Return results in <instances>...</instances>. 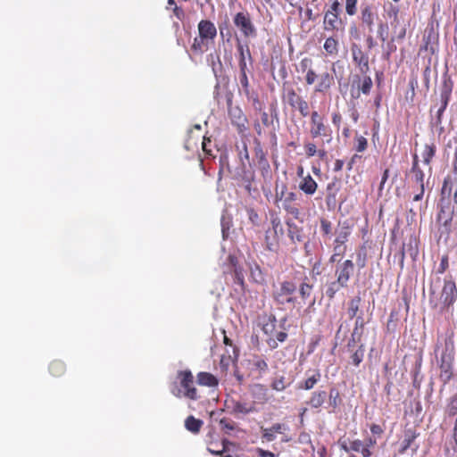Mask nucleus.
<instances>
[{
  "mask_svg": "<svg viewBox=\"0 0 457 457\" xmlns=\"http://www.w3.org/2000/svg\"><path fill=\"white\" fill-rule=\"evenodd\" d=\"M297 290L299 297L303 303L314 304L315 299H311L313 292V284L306 275L298 276L297 274L278 283L272 292L273 301L278 305L295 306L297 298L295 294Z\"/></svg>",
  "mask_w": 457,
  "mask_h": 457,
  "instance_id": "obj_1",
  "label": "nucleus"
},
{
  "mask_svg": "<svg viewBox=\"0 0 457 457\" xmlns=\"http://www.w3.org/2000/svg\"><path fill=\"white\" fill-rule=\"evenodd\" d=\"M177 378L179 381V386L175 382L170 388L174 396L178 398L186 397L193 401L200 398L197 389L194 386V376L189 370H179Z\"/></svg>",
  "mask_w": 457,
  "mask_h": 457,
  "instance_id": "obj_2",
  "label": "nucleus"
},
{
  "mask_svg": "<svg viewBox=\"0 0 457 457\" xmlns=\"http://www.w3.org/2000/svg\"><path fill=\"white\" fill-rule=\"evenodd\" d=\"M310 116L309 134L312 139L320 138L323 143L330 144L333 140V132L326 122L324 115L318 111H312Z\"/></svg>",
  "mask_w": 457,
  "mask_h": 457,
  "instance_id": "obj_3",
  "label": "nucleus"
},
{
  "mask_svg": "<svg viewBox=\"0 0 457 457\" xmlns=\"http://www.w3.org/2000/svg\"><path fill=\"white\" fill-rule=\"evenodd\" d=\"M282 101L291 107L292 110L298 111L303 117L310 114L308 102L292 87H287L282 94Z\"/></svg>",
  "mask_w": 457,
  "mask_h": 457,
  "instance_id": "obj_4",
  "label": "nucleus"
},
{
  "mask_svg": "<svg viewBox=\"0 0 457 457\" xmlns=\"http://www.w3.org/2000/svg\"><path fill=\"white\" fill-rule=\"evenodd\" d=\"M271 231L273 236H270V230L266 231L265 244L266 249L271 252H276L279 246V235L283 234V227L281 220L278 215H272L270 218Z\"/></svg>",
  "mask_w": 457,
  "mask_h": 457,
  "instance_id": "obj_5",
  "label": "nucleus"
},
{
  "mask_svg": "<svg viewBox=\"0 0 457 457\" xmlns=\"http://www.w3.org/2000/svg\"><path fill=\"white\" fill-rule=\"evenodd\" d=\"M236 47L239 71L251 70L253 60L249 46L237 38Z\"/></svg>",
  "mask_w": 457,
  "mask_h": 457,
  "instance_id": "obj_6",
  "label": "nucleus"
},
{
  "mask_svg": "<svg viewBox=\"0 0 457 457\" xmlns=\"http://www.w3.org/2000/svg\"><path fill=\"white\" fill-rule=\"evenodd\" d=\"M234 24L237 27L244 37H255L256 29L247 12H239L233 19Z\"/></svg>",
  "mask_w": 457,
  "mask_h": 457,
  "instance_id": "obj_7",
  "label": "nucleus"
},
{
  "mask_svg": "<svg viewBox=\"0 0 457 457\" xmlns=\"http://www.w3.org/2000/svg\"><path fill=\"white\" fill-rule=\"evenodd\" d=\"M372 85V79L367 74H363L362 78L358 75L355 76L351 88V96L354 99H358L361 96V93L370 95Z\"/></svg>",
  "mask_w": 457,
  "mask_h": 457,
  "instance_id": "obj_8",
  "label": "nucleus"
},
{
  "mask_svg": "<svg viewBox=\"0 0 457 457\" xmlns=\"http://www.w3.org/2000/svg\"><path fill=\"white\" fill-rule=\"evenodd\" d=\"M354 271V263L352 260L347 259L337 262L335 270V275L339 284L348 286V282Z\"/></svg>",
  "mask_w": 457,
  "mask_h": 457,
  "instance_id": "obj_9",
  "label": "nucleus"
},
{
  "mask_svg": "<svg viewBox=\"0 0 457 457\" xmlns=\"http://www.w3.org/2000/svg\"><path fill=\"white\" fill-rule=\"evenodd\" d=\"M351 54L353 63L358 67L362 74H367L370 71L369 55L361 49L358 44H352Z\"/></svg>",
  "mask_w": 457,
  "mask_h": 457,
  "instance_id": "obj_10",
  "label": "nucleus"
},
{
  "mask_svg": "<svg viewBox=\"0 0 457 457\" xmlns=\"http://www.w3.org/2000/svg\"><path fill=\"white\" fill-rule=\"evenodd\" d=\"M314 84V91L316 93H327L334 86L335 78L333 74L328 72L327 67L325 66L324 71L320 73L316 72V78L313 79V85Z\"/></svg>",
  "mask_w": 457,
  "mask_h": 457,
  "instance_id": "obj_11",
  "label": "nucleus"
},
{
  "mask_svg": "<svg viewBox=\"0 0 457 457\" xmlns=\"http://www.w3.org/2000/svg\"><path fill=\"white\" fill-rule=\"evenodd\" d=\"M228 116L231 123L237 128L239 134H244L247 129L248 120L242 109L238 106H228Z\"/></svg>",
  "mask_w": 457,
  "mask_h": 457,
  "instance_id": "obj_12",
  "label": "nucleus"
},
{
  "mask_svg": "<svg viewBox=\"0 0 457 457\" xmlns=\"http://www.w3.org/2000/svg\"><path fill=\"white\" fill-rule=\"evenodd\" d=\"M325 144L322 140L319 143L314 141L305 140L303 143L304 154L307 158L317 156L320 161L328 158V151L325 148Z\"/></svg>",
  "mask_w": 457,
  "mask_h": 457,
  "instance_id": "obj_13",
  "label": "nucleus"
},
{
  "mask_svg": "<svg viewBox=\"0 0 457 457\" xmlns=\"http://www.w3.org/2000/svg\"><path fill=\"white\" fill-rule=\"evenodd\" d=\"M452 91H453V81L451 80V79H445L443 81V85L441 87V94H440L441 106L437 110V113H436V118H437L438 123L441 122V117L448 105V103L451 98Z\"/></svg>",
  "mask_w": 457,
  "mask_h": 457,
  "instance_id": "obj_14",
  "label": "nucleus"
},
{
  "mask_svg": "<svg viewBox=\"0 0 457 457\" xmlns=\"http://www.w3.org/2000/svg\"><path fill=\"white\" fill-rule=\"evenodd\" d=\"M321 372L320 369L308 370L305 372V378L298 384V389L312 390L320 381Z\"/></svg>",
  "mask_w": 457,
  "mask_h": 457,
  "instance_id": "obj_15",
  "label": "nucleus"
},
{
  "mask_svg": "<svg viewBox=\"0 0 457 457\" xmlns=\"http://www.w3.org/2000/svg\"><path fill=\"white\" fill-rule=\"evenodd\" d=\"M198 35L211 43H213L217 36V29L214 23L209 20H201L197 25Z\"/></svg>",
  "mask_w": 457,
  "mask_h": 457,
  "instance_id": "obj_16",
  "label": "nucleus"
},
{
  "mask_svg": "<svg viewBox=\"0 0 457 457\" xmlns=\"http://www.w3.org/2000/svg\"><path fill=\"white\" fill-rule=\"evenodd\" d=\"M457 298V288L453 280H445L441 299L445 305H453Z\"/></svg>",
  "mask_w": 457,
  "mask_h": 457,
  "instance_id": "obj_17",
  "label": "nucleus"
},
{
  "mask_svg": "<svg viewBox=\"0 0 457 457\" xmlns=\"http://www.w3.org/2000/svg\"><path fill=\"white\" fill-rule=\"evenodd\" d=\"M344 27V21L340 17V14H335L330 12L324 13L323 19V29L328 32L338 31Z\"/></svg>",
  "mask_w": 457,
  "mask_h": 457,
  "instance_id": "obj_18",
  "label": "nucleus"
},
{
  "mask_svg": "<svg viewBox=\"0 0 457 457\" xmlns=\"http://www.w3.org/2000/svg\"><path fill=\"white\" fill-rule=\"evenodd\" d=\"M453 189V201L457 204V179L451 176L445 177L441 189V201L449 199Z\"/></svg>",
  "mask_w": 457,
  "mask_h": 457,
  "instance_id": "obj_19",
  "label": "nucleus"
},
{
  "mask_svg": "<svg viewBox=\"0 0 457 457\" xmlns=\"http://www.w3.org/2000/svg\"><path fill=\"white\" fill-rule=\"evenodd\" d=\"M287 227V237L293 244L303 243L305 239L303 228L296 225L293 220L286 221Z\"/></svg>",
  "mask_w": 457,
  "mask_h": 457,
  "instance_id": "obj_20",
  "label": "nucleus"
},
{
  "mask_svg": "<svg viewBox=\"0 0 457 457\" xmlns=\"http://www.w3.org/2000/svg\"><path fill=\"white\" fill-rule=\"evenodd\" d=\"M341 449L348 452L361 453L362 457H370L372 452L367 447H363V442L360 439L350 441L349 445L345 442L340 443Z\"/></svg>",
  "mask_w": 457,
  "mask_h": 457,
  "instance_id": "obj_21",
  "label": "nucleus"
},
{
  "mask_svg": "<svg viewBox=\"0 0 457 457\" xmlns=\"http://www.w3.org/2000/svg\"><path fill=\"white\" fill-rule=\"evenodd\" d=\"M353 228L347 221L339 223L335 230V243L345 244L348 242L350 236L352 235Z\"/></svg>",
  "mask_w": 457,
  "mask_h": 457,
  "instance_id": "obj_22",
  "label": "nucleus"
},
{
  "mask_svg": "<svg viewBox=\"0 0 457 457\" xmlns=\"http://www.w3.org/2000/svg\"><path fill=\"white\" fill-rule=\"evenodd\" d=\"M300 68L303 72H306L305 83L309 86L313 85V79L316 78V71L312 67V60L310 57H304L300 61Z\"/></svg>",
  "mask_w": 457,
  "mask_h": 457,
  "instance_id": "obj_23",
  "label": "nucleus"
},
{
  "mask_svg": "<svg viewBox=\"0 0 457 457\" xmlns=\"http://www.w3.org/2000/svg\"><path fill=\"white\" fill-rule=\"evenodd\" d=\"M231 405H228V408L231 409V413L237 415V414H249L252 412H254L255 407L253 403H248L245 402H240V401H235L232 400Z\"/></svg>",
  "mask_w": 457,
  "mask_h": 457,
  "instance_id": "obj_24",
  "label": "nucleus"
},
{
  "mask_svg": "<svg viewBox=\"0 0 457 457\" xmlns=\"http://www.w3.org/2000/svg\"><path fill=\"white\" fill-rule=\"evenodd\" d=\"M376 16L377 14L375 13L371 5L367 4L361 8V21L362 24L368 28L370 32L373 30Z\"/></svg>",
  "mask_w": 457,
  "mask_h": 457,
  "instance_id": "obj_25",
  "label": "nucleus"
},
{
  "mask_svg": "<svg viewBox=\"0 0 457 457\" xmlns=\"http://www.w3.org/2000/svg\"><path fill=\"white\" fill-rule=\"evenodd\" d=\"M327 397L328 394L324 390L313 391L309 400L306 402V404L312 409H319L324 404Z\"/></svg>",
  "mask_w": 457,
  "mask_h": 457,
  "instance_id": "obj_26",
  "label": "nucleus"
},
{
  "mask_svg": "<svg viewBox=\"0 0 457 457\" xmlns=\"http://www.w3.org/2000/svg\"><path fill=\"white\" fill-rule=\"evenodd\" d=\"M317 188L318 184L310 174L303 177L299 183V189L307 195H314Z\"/></svg>",
  "mask_w": 457,
  "mask_h": 457,
  "instance_id": "obj_27",
  "label": "nucleus"
},
{
  "mask_svg": "<svg viewBox=\"0 0 457 457\" xmlns=\"http://www.w3.org/2000/svg\"><path fill=\"white\" fill-rule=\"evenodd\" d=\"M326 204L328 207H335L337 203V195L339 191V185L337 179L331 181L326 187Z\"/></svg>",
  "mask_w": 457,
  "mask_h": 457,
  "instance_id": "obj_28",
  "label": "nucleus"
},
{
  "mask_svg": "<svg viewBox=\"0 0 457 457\" xmlns=\"http://www.w3.org/2000/svg\"><path fill=\"white\" fill-rule=\"evenodd\" d=\"M276 200L281 201L284 208L285 205L295 204V202L297 200V194L295 192H287V186H284L280 192H276Z\"/></svg>",
  "mask_w": 457,
  "mask_h": 457,
  "instance_id": "obj_29",
  "label": "nucleus"
},
{
  "mask_svg": "<svg viewBox=\"0 0 457 457\" xmlns=\"http://www.w3.org/2000/svg\"><path fill=\"white\" fill-rule=\"evenodd\" d=\"M323 49L327 56L335 57L339 53V41L335 37H328L325 39Z\"/></svg>",
  "mask_w": 457,
  "mask_h": 457,
  "instance_id": "obj_30",
  "label": "nucleus"
},
{
  "mask_svg": "<svg viewBox=\"0 0 457 457\" xmlns=\"http://www.w3.org/2000/svg\"><path fill=\"white\" fill-rule=\"evenodd\" d=\"M196 382L200 386H208V387H215L219 384L218 378L209 372H199L196 375Z\"/></svg>",
  "mask_w": 457,
  "mask_h": 457,
  "instance_id": "obj_31",
  "label": "nucleus"
},
{
  "mask_svg": "<svg viewBox=\"0 0 457 457\" xmlns=\"http://www.w3.org/2000/svg\"><path fill=\"white\" fill-rule=\"evenodd\" d=\"M349 363L354 367H359L364 359L365 347L363 344H360L356 349L348 351Z\"/></svg>",
  "mask_w": 457,
  "mask_h": 457,
  "instance_id": "obj_32",
  "label": "nucleus"
},
{
  "mask_svg": "<svg viewBox=\"0 0 457 457\" xmlns=\"http://www.w3.org/2000/svg\"><path fill=\"white\" fill-rule=\"evenodd\" d=\"M210 44H212L210 41L198 35L194 38L193 44L191 46V51L195 54H203L209 49Z\"/></svg>",
  "mask_w": 457,
  "mask_h": 457,
  "instance_id": "obj_33",
  "label": "nucleus"
},
{
  "mask_svg": "<svg viewBox=\"0 0 457 457\" xmlns=\"http://www.w3.org/2000/svg\"><path fill=\"white\" fill-rule=\"evenodd\" d=\"M333 253L329 257V262L335 263L339 262L342 258L345 256L347 251V245L342 243H335L333 242Z\"/></svg>",
  "mask_w": 457,
  "mask_h": 457,
  "instance_id": "obj_34",
  "label": "nucleus"
},
{
  "mask_svg": "<svg viewBox=\"0 0 457 457\" xmlns=\"http://www.w3.org/2000/svg\"><path fill=\"white\" fill-rule=\"evenodd\" d=\"M204 425L202 420L195 418L193 415L185 420V428L193 434H198Z\"/></svg>",
  "mask_w": 457,
  "mask_h": 457,
  "instance_id": "obj_35",
  "label": "nucleus"
},
{
  "mask_svg": "<svg viewBox=\"0 0 457 457\" xmlns=\"http://www.w3.org/2000/svg\"><path fill=\"white\" fill-rule=\"evenodd\" d=\"M66 371V365L60 360H54L49 364V372L54 378L62 377Z\"/></svg>",
  "mask_w": 457,
  "mask_h": 457,
  "instance_id": "obj_36",
  "label": "nucleus"
},
{
  "mask_svg": "<svg viewBox=\"0 0 457 457\" xmlns=\"http://www.w3.org/2000/svg\"><path fill=\"white\" fill-rule=\"evenodd\" d=\"M368 251L365 245H361L356 250V265L359 270L364 269L367 266Z\"/></svg>",
  "mask_w": 457,
  "mask_h": 457,
  "instance_id": "obj_37",
  "label": "nucleus"
},
{
  "mask_svg": "<svg viewBox=\"0 0 457 457\" xmlns=\"http://www.w3.org/2000/svg\"><path fill=\"white\" fill-rule=\"evenodd\" d=\"M309 4L312 5L317 11H320V3L318 0H310V2L306 4V8L304 9V21H315L319 13L314 12L313 9L309 6Z\"/></svg>",
  "mask_w": 457,
  "mask_h": 457,
  "instance_id": "obj_38",
  "label": "nucleus"
},
{
  "mask_svg": "<svg viewBox=\"0 0 457 457\" xmlns=\"http://www.w3.org/2000/svg\"><path fill=\"white\" fill-rule=\"evenodd\" d=\"M361 303V298L360 295H356L353 297L348 302L347 314L350 320L357 317V313L360 311V305Z\"/></svg>",
  "mask_w": 457,
  "mask_h": 457,
  "instance_id": "obj_39",
  "label": "nucleus"
},
{
  "mask_svg": "<svg viewBox=\"0 0 457 457\" xmlns=\"http://www.w3.org/2000/svg\"><path fill=\"white\" fill-rule=\"evenodd\" d=\"M411 181L415 183L417 187H424L425 174L420 167L412 165L411 169Z\"/></svg>",
  "mask_w": 457,
  "mask_h": 457,
  "instance_id": "obj_40",
  "label": "nucleus"
},
{
  "mask_svg": "<svg viewBox=\"0 0 457 457\" xmlns=\"http://www.w3.org/2000/svg\"><path fill=\"white\" fill-rule=\"evenodd\" d=\"M320 232L324 238H330L333 233V224L332 222L326 219V218H320Z\"/></svg>",
  "mask_w": 457,
  "mask_h": 457,
  "instance_id": "obj_41",
  "label": "nucleus"
},
{
  "mask_svg": "<svg viewBox=\"0 0 457 457\" xmlns=\"http://www.w3.org/2000/svg\"><path fill=\"white\" fill-rule=\"evenodd\" d=\"M251 73V70L239 71V82L242 87V90L245 96L250 94V83L247 74Z\"/></svg>",
  "mask_w": 457,
  "mask_h": 457,
  "instance_id": "obj_42",
  "label": "nucleus"
},
{
  "mask_svg": "<svg viewBox=\"0 0 457 457\" xmlns=\"http://www.w3.org/2000/svg\"><path fill=\"white\" fill-rule=\"evenodd\" d=\"M290 385V382L287 379L285 376H277L274 378L271 387L272 389L276 391H283L285 390L288 386Z\"/></svg>",
  "mask_w": 457,
  "mask_h": 457,
  "instance_id": "obj_43",
  "label": "nucleus"
},
{
  "mask_svg": "<svg viewBox=\"0 0 457 457\" xmlns=\"http://www.w3.org/2000/svg\"><path fill=\"white\" fill-rule=\"evenodd\" d=\"M345 287H347L345 285H343V284H339L338 283V280L336 279L335 281H332L330 282L328 286H327V289H326V295L327 297H328L329 299H333L336 295V294L341 289V288H345Z\"/></svg>",
  "mask_w": 457,
  "mask_h": 457,
  "instance_id": "obj_44",
  "label": "nucleus"
},
{
  "mask_svg": "<svg viewBox=\"0 0 457 457\" xmlns=\"http://www.w3.org/2000/svg\"><path fill=\"white\" fill-rule=\"evenodd\" d=\"M436 154L435 145H426L422 153L423 162L428 165Z\"/></svg>",
  "mask_w": 457,
  "mask_h": 457,
  "instance_id": "obj_45",
  "label": "nucleus"
},
{
  "mask_svg": "<svg viewBox=\"0 0 457 457\" xmlns=\"http://www.w3.org/2000/svg\"><path fill=\"white\" fill-rule=\"evenodd\" d=\"M287 337V334L283 331H279L276 334V337H270L267 339V344L271 349H275L278 347V342H284Z\"/></svg>",
  "mask_w": 457,
  "mask_h": 457,
  "instance_id": "obj_46",
  "label": "nucleus"
},
{
  "mask_svg": "<svg viewBox=\"0 0 457 457\" xmlns=\"http://www.w3.org/2000/svg\"><path fill=\"white\" fill-rule=\"evenodd\" d=\"M354 149L358 153L364 152L368 147V140L363 136L357 135L354 138Z\"/></svg>",
  "mask_w": 457,
  "mask_h": 457,
  "instance_id": "obj_47",
  "label": "nucleus"
},
{
  "mask_svg": "<svg viewBox=\"0 0 457 457\" xmlns=\"http://www.w3.org/2000/svg\"><path fill=\"white\" fill-rule=\"evenodd\" d=\"M377 35L381 42H386L388 36V25L385 22H379L378 25Z\"/></svg>",
  "mask_w": 457,
  "mask_h": 457,
  "instance_id": "obj_48",
  "label": "nucleus"
},
{
  "mask_svg": "<svg viewBox=\"0 0 457 457\" xmlns=\"http://www.w3.org/2000/svg\"><path fill=\"white\" fill-rule=\"evenodd\" d=\"M329 406L333 409L337 408V406L341 403V398L339 392L336 389H331L329 391Z\"/></svg>",
  "mask_w": 457,
  "mask_h": 457,
  "instance_id": "obj_49",
  "label": "nucleus"
},
{
  "mask_svg": "<svg viewBox=\"0 0 457 457\" xmlns=\"http://www.w3.org/2000/svg\"><path fill=\"white\" fill-rule=\"evenodd\" d=\"M220 426L223 431L226 433H228L229 431H232L236 428V424L233 420L228 419V418H222L219 421Z\"/></svg>",
  "mask_w": 457,
  "mask_h": 457,
  "instance_id": "obj_50",
  "label": "nucleus"
},
{
  "mask_svg": "<svg viewBox=\"0 0 457 457\" xmlns=\"http://www.w3.org/2000/svg\"><path fill=\"white\" fill-rule=\"evenodd\" d=\"M357 4L358 0H345V12L349 16H353L357 13Z\"/></svg>",
  "mask_w": 457,
  "mask_h": 457,
  "instance_id": "obj_51",
  "label": "nucleus"
},
{
  "mask_svg": "<svg viewBox=\"0 0 457 457\" xmlns=\"http://www.w3.org/2000/svg\"><path fill=\"white\" fill-rule=\"evenodd\" d=\"M440 368H441V377H445V378L446 380H449L453 377L451 364L446 363V362H445V361H443Z\"/></svg>",
  "mask_w": 457,
  "mask_h": 457,
  "instance_id": "obj_52",
  "label": "nucleus"
},
{
  "mask_svg": "<svg viewBox=\"0 0 457 457\" xmlns=\"http://www.w3.org/2000/svg\"><path fill=\"white\" fill-rule=\"evenodd\" d=\"M230 444L231 443L228 440L223 439L222 443H221L222 445H221L220 449L208 447L207 450L209 453H211L213 455H221L223 453H225L227 451L228 445H230Z\"/></svg>",
  "mask_w": 457,
  "mask_h": 457,
  "instance_id": "obj_53",
  "label": "nucleus"
},
{
  "mask_svg": "<svg viewBox=\"0 0 457 457\" xmlns=\"http://www.w3.org/2000/svg\"><path fill=\"white\" fill-rule=\"evenodd\" d=\"M284 210L295 220H299L301 216V211L296 204L285 205Z\"/></svg>",
  "mask_w": 457,
  "mask_h": 457,
  "instance_id": "obj_54",
  "label": "nucleus"
},
{
  "mask_svg": "<svg viewBox=\"0 0 457 457\" xmlns=\"http://www.w3.org/2000/svg\"><path fill=\"white\" fill-rule=\"evenodd\" d=\"M212 140L210 137H203L202 141V149L204 152L205 155L207 156H212Z\"/></svg>",
  "mask_w": 457,
  "mask_h": 457,
  "instance_id": "obj_55",
  "label": "nucleus"
},
{
  "mask_svg": "<svg viewBox=\"0 0 457 457\" xmlns=\"http://www.w3.org/2000/svg\"><path fill=\"white\" fill-rule=\"evenodd\" d=\"M251 276L257 283H261L263 281V275L259 265H255L254 268L251 269Z\"/></svg>",
  "mask_w": 457,
  "mask_h": 457,
  "instance_id": "obj_56",
  "label": "nucleus"
},
{
  "mask_svg": "<svg viewBox=\"0 0 457 457\" xmlns=\"http://www.w3.org/2000/svg\"><path fill=\"white\" fill-rule=\"evenodd\" d=\"M262 439L266 442H272L276 439V436L269 428H262Z\"/></svg>",
  "mask_w": 457,
  "mask_h": 457,
  "instance_id": "obj_57",
  "label": "nucleus"
},
{
  "mask_svg": "<svg viewBox=\"0 0 457 457\" xmlns=\"http://www.w3.org/2000/svg\"><path fill=\"white\" fill-rule=\"evenodd\" d=\"M449 267V258L448 255H443L440 261L439 267L437 269V272L439 274H443L446 271Z\"/></svg>",
  "mask_w": 457,
  "mask_h": 457,
  "instance_id": "obj_58",
  "label": "nucleus"
},
{
  "mask_svg": "<svg viewBox=\"0 0 457 457\" xmlns=\"http://www.w3.org/2000/svg\"><path fill=\"white\" fill-rule=\"evenodd\" d=\"M325 12L337 13L340 14L341 12V4L338 0H332L329 8Z\"/></svg>",
  "mask_w": 457,
  "mask_h": 457,
  "instance_id": "obj_59",
  "label": "nucleus"
},
{
  "mask_svg": "<svg viewBox=\"0 0 457 457\" xmlns=\"http://www.w3.org/2000/svg\"><path fill=\"white\" fill-rule=\"evenodd\" d=\"M234 275H235V282L240 285L241 287H244L245 280H244V275L242 272V270L240 268H237L235 266L234 268Z\"/></svg>",
  "mask_w": 457,
  "mask_h": 457,
  "instance_id": "obj_60",
  "label": "nucleus"
},
{
  "mask_svg": "<svg viewBox=\"0 0 457 457\" xmlns=\"http://www.w3.org/2000/svg\"><path fill=\"white\" fill-rule=\"evenodd\" d=\"M287 429V427L283 423H275L269 428V430L272 431L274 434H283Z\"/></svg>",
  "mask_w": 457,
  "mask_h": 457,
  "instance_id": "obj_61",
  "label": "nucleus"
},
{
  "mask_svg": "<svg viewBox=\"0 0 457 457\" xmlns=\"http://www.w3.org/2000/svg\"><path fill=\"white\" fill-rule=\"evenodd\" d=\"M275 327H276V320H275V318H273L272 320H270V322L263 325L262 330L266 335H271L275 329Z\"/></svg>",
  "mask_w": 457,
  "mask_h": 457,
  "instance_id": "obj_62",
  "label": "nucleus"
},
{
  "mask_svg": "<svg viewBox=\"0 0 457 457\" xmlns=\"http://www.w3.org/2000/svg\"><path fill=\"white\" fill-rule=\"evenodd\" d=\"M342 115L339 112H334L332 114H331V120H332V123L333 125L337 128V129H339L340 126H341V123H342Z\"/></svg>",
  "mask_w": 457,
  "mask_h": 457,
  "instance_id": "obj_63",
  "label": "nucleus"
},
{
  "mask_svg": "<svg viewBox=\"0 0 457 457\" xmlns=\"http://www.w3.org/2000/svg\"><path fill=\"white\" fill-rule=\"evenodd\" d=\"M258 457H278V454H276L272 452H270L268 450H264L262 448L257 449Z\"/></svg>",
  "mask_w": 457,
  "mask_h": 457,
  "instance_id": "obj_64",
  "label": "nucleus"
}]
</instances>
